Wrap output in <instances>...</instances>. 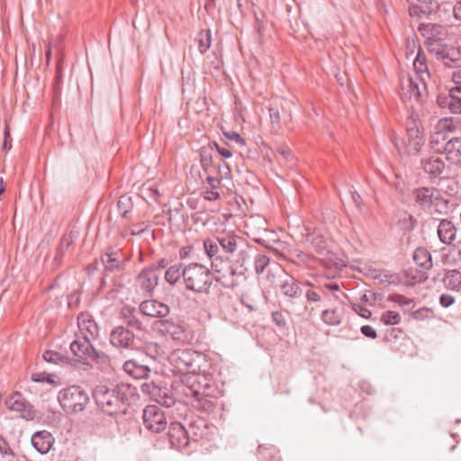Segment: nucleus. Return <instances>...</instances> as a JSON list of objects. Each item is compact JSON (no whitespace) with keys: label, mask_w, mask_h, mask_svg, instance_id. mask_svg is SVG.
<instances>
[{"label":"nucleus","mask_w":461,"mask_h":461,"mask_svg":"<svg viewBox=\"0 0 461 461\" xmlns=\"http://www.w3.org/2000/svg\"><path fill=\"white\" fill-rule=\"evenodd\" d=\"M413 68L416 78L419 81L434 82L427 64V57L420 48L418 49L417 55L413 60Z\"/></svg>","instance_id":"28"},{"label":"nucleus","mask_w":461,"mask_h":461,"mask_svg":"<svg viewBox=\"0 0 461 461\" xmlns=\"http://www.w3.org/2000/svg\"><path fill=\"white\" fill-rule=\"evenodd\" d=\"M77 325L79 336H88L89 339H95L98 336V326L88 313L82 312L78 315Z\"/></svg>","instance_id":"27"},{"label":"nucleus","mask_w":461,"mask_h":461,"mask_svg":"<svg viewBox=\"0 0 461 461\" xmlns=\"http://www.w3.org/2000/svg\"><path fill=\"white\" fill-rule=\"evenodd\" d=\"M143 425L152 433H159L167 427L165 413L157 405H148L143 410Z\"/></svg>","instance_id":"16"},{"label":"nucleus","mask_w":461,"mask_h":461,"mask_svg":"<svg viewBox=\"0 0 461 461\" xmlns=\"http://www.w3.org/2000/svg\"><path fill=\"white\" fill-rule=\"evenodd\" d=\"M140 312L148 317L164 318L169 314V307L158 300H145L139 306Z\"/></svg>","instance_id":"22"},{"label":"nucleus","mask_w":461,"mask_h":461,"mask_svg":"<svg viewBox=\"0 0 461 461\" xmlns=\"http://www.w3.org/2000/svg\"><path fill=\"white\" fill-rule=\"evenodd\" d=\"M119 317L122 320L124 324L135 330L142 331L145 330L140 319L139 312L133 307L129 305L122 306L120 310Z\"/></svg>","instance_id":"25"},{"label":"nucleus","mask_w":461,"mask_h":461,"mask_svg":"<svg viewBox=\"0 0 461 461\" xmlns=\"http://www.w3.org/2000/svg\"><path fill=\"white\" fill-rule=\"evenodd\" d=\"M424 138L420 137L414 140H407V152L409 155H416L418 152L421 149L423 144H424Z\"/></svg>","instance_id":"44"},{"label":"nucleus","mask_w":461,"mask_h":461,"mask_svg":"<svg viewBox=\"0 0 461 461\" xmlns=\"http://www.w3.org/2000/svg\"><path fill=\"white\" fill-rule=\"evenodd\" d=\"M420 167L430 179L439 178L446 169L444 160L438 155H429L420 159Z\"/></svg>","instance_id":"20"},{"label":"nucleus","mask_w":461,"mask_h":461,"mask_svg":"<svg viewBox=\"0 0 461 461\" xmlns=\"http://www.w3.org/2000/svg\"><path fill=\"white\" fill-rule=\"evenodd\" d=\"M443 283L446 287L458 291L461 288V273L456 269L447 271Z\"/></svg>","instance_id":"37"},{"label":"nucleus","mask_w":461,"mask_h":461,"mask_svg":"<svg viewBox=\"0 0 461 461\" xmlns=\"http://www.w3.org/2000/svg\"><path fill=\"white\" fill-rule=\"evenodd\" d=\"M360 331L365 337L368 339H375L377 338L376 330L370 325L362 326Z\"/></svg>","instance_id":"57"},{"label":"nucleus","mask_w":461,"mask_h":461,"mask_svg":"<svg viewBox=\"0 0 461 461\" xmlns=\"http://www.w3.org/2000/svg\"><path fill=\"white\" fill-rule=\"evenodd\" d=\"M200 163L204 172L209 173L214 167L213 147L212 145L203 146L200 149Z\"/></svg>","instance_id":"34"},{"label":"nucleus","mask_w":461,"mask_h":461,"mask_svg":"<svg viewBox=\"0 0 461 461\" xmlns=\"http://www.w3.org/2000/svg\"><path fill=\"white\" fill-rule=\"evenodd\" d=\"M269 114L271 118V122L274 128H279L280 126V115L277 109L270 108Z\"/></svg>","instance_id":"60"},{"label":"nucleus","mask_w":461,"mask_h":461,"mask_svg":"<svg viewBox=\"0 0 461 461\" xmlns=\"http://www.w3.org/2000/svg\"><path fill=\"white\" fill-rule=\"evenodd\" d=\"M148 227H149V225L144 221L134 224L133 229L131 230V234L132 235L141 234L142 232L145 231V230Z\"/></svg>","instance_id":"64"},{"label":"nucleus","mask_w":461,"mask_h":461,"mask_svg":"<svg viewBox=\"0 0 461 461\" xmlns=\"http://www.w3.org/2000/svg\"><path fill=\"white\" fill-rule=\"evenodd\" d=\"M206 182H207L210 189L217 190L221 185V180L218 177L212 176L210 175L207 176Z\"/></svg>","instance_id":"63"},{"label":"nucleus","mask_w":461,"mask_h":461,"mask_svg":"<svg viewBox=\"0 0 461 461\" xmlns=\"http://www.w3.org/2000/svg\"><path fill=\"white\" fill-rule=\"evenodd\" d=\"M388 300L397 303L400 306H410L413 304V300L406 298L405 296L398 294L390 295Z\"/></svg>","instance_id":"49"},{"label":"nucleus","mask_w":461,"mask_h":461,"mask_svg":"<svg viewBox=\"0 0 461 461\" xmlns=\"http://www.w3.org/2000/svg\"><path fill=\"white\" fill-rule=\"evenodd\" d=\"M451 81L454 84V86L448 88L455 90V92L458 94L461 93V68L459 69H455L452 72Z\"/></svg>","instance_id":"48"},{"label":"nucleus","mask_w":461,"mask_h":461,"mask_svg":"<svg viewBox=\"0 0 461 461\" xmlns=\"http://www.w3.org/2000/svg\"><path fill=\"white\" fill-rule=\"evenodd\" d=\"M168 441L172 448L190 452L191 438L188 430L180 422H171L167 431Z\"/></svg>","instance_id":"15"},{"label":"nucleus","mask_w":461,"mask_h":461,"mask_svg":"<svg viewBox=\"0 0 461 461\" xmlns=\"http://www.w3.org/2000/svg\"><path fill=\"white\" fill-rule=\"evenodd\" d=\"M224 136L230 140L240 145V147L246 146L245 140L237 132L235 131H230V132H224Z\"/></svg>","instance_id":"51"},{"label":"nucleus","mask_w":461,"mask_h":461,"mask_svg":"<svg viewBox=\"0 0 461 461\" xmlns=\"http://www.w3.org/2000/svg\"><path fill=\"white\" fill-rule=\"evenodd\" d=\"M457 122L453 118H443L440 119L437 124V132L434 136H437L438 133H440V141H442V137L446 136L443 132H453L457 128Z\"/></svg>","instance_id":"38"},{"label":"nucleus","mask_w":461,"mask_h":461,"mask_svg":"<svg viewBox=\"0 0 461 461\" xmlns=\"http://www.w3.org/2000/svg\"><path fill=\"white\" fill-rule=\"evenodd\" d=\"M207 426L203 420H195L189 426L191 445L196 443L207 435Z\"/></svg>","instance_id":"36"},{"label":"nucleus","mask_w":461,"mask_h":461,"mask_svg":"<svg viewBox=\"0 0 461 461\" xmlns=\"http://www.w3.org/2000/svg\"><path fill=\"white\" fill-rule=\"evenodd\" d=\"M420 137H423V135L421 134L420 129L415 124V122H411L407 126V140H414V138L417 139V138H420Z\"/></svg>","instance_id":"50"},{"label":"nucleus","mask_w":461,"mask_h":461,"mask_svg":"<svg viewBox=\"0 0 461 461\" xmlns=\"http://www.w3.org/2000/svg\"><path fill=\"white\" fill-rule=\"evenodd\" d=\"M272 318L274 322L279 326V327H285V317L282 312H272Z\"/></svg>","instance_id":"59"},{"label":"nucleus","mask_w":461,"mask_h":461,"mask_svg":"<svg viewBox=\"0 0 461 461\" xmlns=\"http://www.w3.org/2000/svg\"><path fill=\"white\" fill-rule=\"evenodd\" d=\"M426 45L429 52L441 61L445 67L455 69L461 68V51L453 47L443 44L438 38H426Z\"/></svg>","instance_id":"7"},{"label":"nucleus","mask_w":461,"mask_h":461,"mask_svg":"<svg viewBox=\"0 0 461 461\" xmlns=\"http://www.w3.org/2000/svg\"><path fill=\"white\" fill-rule=\"evenodd\" d=\"M352 308L354 312H357L362 318L369 319L372 315L371 311L361 304L354 303L352 305Z\"/></svg>","instance_id":"52"},{"label":"nucleus","mask_w":461,"mask_h":461,"mask_svg":"<svg viewBox=\"0 0 461 461\" xmlns=\"http://www.w3.org/2000/svg\"><path fill=\"white\" fill-rule=\"evenodd\" d=\"M411 197L415 205L426 212L434 207L435 212L441 213V208L447 203L437 189L427 186L414 188Z\"/></svg>","instance_id":"8"},{"label":"nucleus","mask_w":461,"mask_h":461,"mask_svg":"<svg viewBox=\"0 0 461 461\" xmlns=\"http://www.w3.org/2000/svg\"><path fill=\"white\" fill-rule=\"evenodd\" d=\"M381 321L385 325H395L401 322V316L397 312L386 311L381 315Z\"/></svg>","instance_id":"43"},{"label":"nucleus","mask_w":461,"mask_h":461,"mask_svg":"<svg viewBox=\"0 0 461 461\" xmlns=\"http://www.w3.org/2000/svg\"><path fill=\"white\" fill-rule=\"evenodd\" d=\"M211 41H212V36H211V32L209 30L202 31L199 33L198 49L202 54H204L209 50V48L211 46Z\"/></svg>","instance_id":"42"},{"label":"nucleus","mask_w":461,"mask_h":461,"mask_svg":"<svg viewBox=\"0 0 461 461\" xmlns=\"http://www.w3.org/2000/svg\"><path fill=\"white\" fill-rule=\"evenodd\" d=\"M6 407L11 411L20 414L22 419L33 420L36 413L33 406L19 392L13 393L5 401Z\"/></svg>","instance_id":"18"},{"label":"nucleus","mask_w":461,"mask_h":461,"mask_svg":"<svg viewBox=\"0 0 461 461\" xmlns=\"http://www.w3.org/2000/svg\"><path fill=\"white\" fill-rule=\"evenodd\" d=\"M184 273V285L187 291L198 294L210 293L214 276L207 266L198 262L185 263Z\"/></svg>","instance_id":"5"},{"label":"nucleus","mask_w":461,"mask_h":461,"mask_svg":"<svg viewBox=\"0 0 461 461\" xmlns=\"http://www.w3.org/2000/svg\"><path fill=\"white\" fill-rule=\"evenodd\" d=\"M435 82L419 81L416 77H408L402 82V95L404 98L415 100L422 104L426 101L429 90L434 87Z\"/></svg>","instance_id":"10"},{"label":"nucleus","mask_w":461,"mask_h":461,"mask_svg":"<svg viewBox=\"0 0 461 461\" xmlns=\"http://www.w3.org/2000/svg\"><path fill=\"white\" fill-rule=\"evenodd\" d=\"M168 265V262L166 258H160L158 261H157L156 263H153L149 266H148L147 267L148 268H152L153 270V273H159L165 269Z\"/></svg>","instance_id":"54"},{"label":"nucleus","mask_w":461,"mask_h":461,"mask_svg":"<svg viewBox=\"0 0 461 461\" xmlns=\"http://www.w3.org/2000/svg\"><path fill=\"white\" fill-rule=\"evenodd\" d=\"M106 276L107 274H104L100 283L99 292L105 293V296L108 300H114L117 298L119 293L121 292L122 285L115 281H113V284L107 285L105 280Z\"/></svg>","instance_id":"35"},{"label":"nucleus","mask_w":461,"mask_h":461,"mask_svg":"<svg viewBox=\"0 0 461 461\" xmlns=\"http://www.w3.org/2000/svg\"><path fill=\"white\" fill-rule=\"evenodd\" d=\"M32 445L41 454H47L53 443L54 438L47 430L35 432L32 437Z\"/></svg>","instance_id":"29"},{"label":"nucleus","mask_w":461,"mask_h":461,"mask_svg":"<svg viewBox=\"0 0 461 461\" xmlns=\"http://www.w3.org/2000/svg\"><path fill=\"white\" fill-rule=\"evenodd\" d=\"M185 265V263L181 262L167 267L164 274L165 281L171 286H175L180 282L184 284Z\"/></svg>","instance_id":"32"},{"label":"nucleus","mask_w":461,"mask_h":461,"mask_svg":"<svg viewBox=\"0 0 461 461\" xmlns=\"http://www.w3.org/2000/svg\"><path fill=\"white\" fill-rule=\"evenodd\" d=\"M158 330L159 332L170 337L173 340L181 344L191 343L193 339L192 330L182 321L162 320L158 323Z\"/></svg>","instance_id":"12"},{"label":"nucleus","mask_w":461,"mask_h":461,"mask_svg":"<svg viewBox=\"0 0 461 461\" xmlns=\"http://www.w3.org/2000/svg\"><path fill=\"white\" fill-rule=\"evenodd\" d=\"M304 288H305V296L308 301L319 302L321 300L320 295L316 292L309 289L307 285H304Z\"/></svg>","instance_id":"62"},{"label":"nucleus","mask_w":461,"mask_h":461,"mask_svg":"<svg viewBox=\"0 0 461 461\" xmlns=\"http://www.w3.org/2000/svg\"><path fill=\"white\" fill-rule=\"evenodd\" d=\"M181 393L190 404L205 413H211L217 405L218 390L211 375H193L182 380Z\"/></svg>","instance_id":"1"},{"label":"nucleus","mask_w":461,"mask_h":461,"mask_svg":"<svg viewBox=\"0 0 461 461\" xmlns=\"http://www.w3.org/2000/svg\"><path fill=\"white\" fill-rule=\"evenodd\" d=\"M93 396L98 408L105 414L113 416L125 413L128 407V397L124 386L107 387L96 386Z\"/></svg>","instance_id":"3"},{"label":"nucleus","mask_w":461,"mask_h":461,"mask_svg":"<svg viewBox=\"0 0 461 461\" xmlns=\"http://www.w3.org/2000/svg\"><path fill=\"white\" fill-rule=\"evenodd\" d=\"M455 303V297L448 294H443L439 297V303L442 307L447 308Z\"/></svg>","instance_id":"58"},{"label":"nucleus","mask_w":461,"mask_h":461,"mask_svg":"<svg viewBox=\"0 0 461 461\" xmlns=\"http://www.w3.org/2000/svg\"><path fill=\"white\" fill-rule=\"evenodd\" d=\"M214 281L222 287L234 288L239 285V277L247 271L246 264L249 259L248 250H240L236 257L216 254L208 257Z\"/></svg>","instance_id":"2"},{"label":"nucleus","mask_w":461,"mask_h":461,"mask_svg":"<svg viewBox=\"0 0 461 461\" xmlns=\"http://www.w3.org/2000/svg\"><path fill=\"white\" fill-rule=\"evenodd\" d=\"M159 278V273H153L152 268L144 267L135 278L136 291L145 297L152 296Z\"/></svg>","instance_id":"17"},{"label":"nucleus","mask_w":461,"mask_h":461,"mask_svg":"<svg viewBox=\"0 0 461 461\" xmlns=\"http://www.w3.org/2000/svg\"><path fill=\"white\" fill-rule=\"evenodd\" d=\"M123 370L134 379L147 378L150 373V368L148 365L142 364L136 359L125 361Z\"/></svg>","instance_id":"30"},{"label":"nucleus","mask_w":461,"mask_h":461,"mask_svg":"<svg viewBox=\"0 0 461 461\" xmlns=\"http://www.w3.org/2000/svg\"><path fill=\"white\" fill-rule=\"evenodd\" d=\"M117 206L121 215L126 218L131 209V198L127 196H121L118 200Z\"/></svg>","instance_id":"46"},{"label":"nucleus","mask_w":461,"mask_h":461,"mask_svg":"<svg viewBox=\"0 0 461 461\" xmlns=\"http://www.w3.org/2000/svg\"><path fill=\"white\" fill-rule=\"evenodd\" d=\"M322 321L331 326H336L340 323L341 318L337 310H324L321 314Z\"/></svg>","instance_id":"40"},{"label":"nucleus","mask_w":461,"mask_h":461,"mask_svg":"<svg viewBox=\"0 0 461 461\" xmlns=\"http://www.w3.org/2000/svg\"><path fill=\"white\" fill-rule=\"evenodd\" d=\"M73 242L74 235L72 231L63 234L53 258V264L55 266H59L61 264L65 251L73 244Z\"/></svg>","instance_id":"33"},{"label":"nucleus","mask_w":461,"mask_h":461,"mask_svg":"<svg viewBox=\"0 0 461 461\" xmlns=\"http://www.w3.org/2000/svg\"><path fill=\"white\" fill-rule=\"evenodd\" d=\"M203 249L207 257L216 254L236 257L240 250H247L243 239L234 233H225L203 240Z\"/></svg>","instance_id":"6"},{"label":"nucleus","mask_w":461,"mask_h":461,"mask_svg":"<svg viewBox=\"0 0 461 461\" xmlns=\"http://www.w3.org/2000/svg\"><path fill=\"white\" fill-rule=\"evenodd\" d=\"M59 402L68 413H76L84 410L89 401L87 393L79 386H69L59 393Z\"/></svg>","instance_id":"9"},{"label":"nucleus","mask_w":461,"mask_h":461,"mask_svg":"<svg viewBox=\"0 0 461 461\" xmlns=\"http://www.w3.org/2000/svg\"><path fill=\"white\" fill-rule=\"evenodd\" d=\"M54 375L45 372L33 373L31 376L32 382L52 384Z\"/></svg>","instance_id":"47"},{"label":"nucleus","mask_w":461,"mask_h":461,"mask_svg":"<svg viewBox=\"0 0 461 461\" xmlns=\"http://www.w3.org/2000/svg\"><path fill=\"white\" fill-rule=\"evenodd\" d=\"M441 108H447L453 114H461V93L447 89V94H440L437 99Z\"/></svg>","instance_id":"24"},{"label":"nucleus","mask_w":461,"mask_h":461,"mask_svg":"<svg viewBox=\"0 0 461 461\" xmlns=\"http://www.w3.org/2000/svg\"><path fill=\"white\" fill-rule=\"evenodd\" d=\"M270 259L267 255L258 254L254 258V267L255 270L258 274H261L264 272L267 265L269 264Z\"/></svg>","instance_id":"45"},{"label":"nucleus","mask_w":461,"mask_h":461,"mask_svg":"<svg viewBox=\"0 0 461 461\" xmlns=\"http://www.w3.org/2000/svg\"><path fill=\"white\" fill-rule=\"evenodd\" d=\"M174 373H186L183 378L193 375H208L205 372L207 360L204 354L193 349H176L168 357Z\"/></svg>","instance_id":"4"},{"label":"nucleus","mask_w":461,"mask_h":461,"mask_svg":"<svg viewBox=\"0 0 461 461\" xmlns=\"http://www.w3.org/2000/svg\"><path fill=\"white\" fill-rule=\"evenodd\" d=\"M42 357L45 361L53 364L66 363L68 357H65L61 353L54 350H47L43 353Z\"/></svg>","instance_id":"41"},{"label":"nucleus","mask_w":461,"mask_h":461,"mask_svg":"<svg viewBox=\"0 0 461 461\" xmlns=\"http://www.w3.org/2000/svg\"><path fill=\"white\" fill-rule=\"evenodd\" d=\"M203 198L208 201H215L220 198V194L215 189H206L203 192Z\"/></svg>","instance_id":"61"},{"label":"nucleus","mask_w":461,"mask_h":461,"mask_svg":"<svg viewBox=\"0 0 461 461\" xmlns=\"http://www.w3.org/2000/svg\"><path fill=\"white\" fill-rule=\"evenodd\" d=\"M295 240L311 246L317 253L322 255L327 250V239L317 230H311L306 225L298 226L294 230Z\"/></svg>","instance_id":"13"},{"label":"nucleus","mask_w":461,"mask_h":461,"mask_svg":"<svg viewBox=\"0 0 461 461\" xmlns=\"http://www.w3.org/2000/svg\"><path fill=\"white\" fill-rule=\"evenodd\" d=\"M101 261L104 267V274L108 272L120 271L124 268V258L120 251H107L101 257Z\"/></svg>","instance_id":"26"},{"label":"nucleus","mask_w":461,"mask_h":461,"mask_svg":"<svg viewBox=\"0 0 461 461\" xmlns=\"http://www.w3.org/2000/svg\"><path fill=\"white\" fill-rule=\"evenodd\" d=\"M0 461H19L5 438L0 435Z\"/></svg>","instance_id":"39"},{"label":"nucleus","mask_w":461,"mask_h":461,"mask_svg":"<svg viewBox=\"0 0 461 461\" xmlns=\"http://www.w3.org/2000/svg\"><path fill=\"white\" fill-rule=\"evenodd\" d=\"M439 138L440 133L432 137L431 143L434 144L435 151L445 154L447 160L451 164H461V138L447 139V136H443L442 141Z\"/></svg>","instance_id":"11"},{"label":"nucleus","mask_w":461,"mask_h":461,"mask_svg":"<svg viewBox=\"0 0 461 461\" xmlns=\"http://www.w3.org/2000/svg\"><path fill=\"white\" fill-rule=\"evenodd\" d=\"M413 260L417 266L422 267L424 271H419L417 276L412 277L413 283H420L428 278L426 270L432 267V258L430 253L424 248H418L413 252Z\"/></svg>","instance_id":"21"},{"label":"nucleus","mask_w":461,"mask_h":461,"mask_svg":"<svg viewBox=\"0 0 461 461\" xmlns=\"http://www.w3.org/2000/svg\"><path fill=\"white\" fill-rule=\"evenodd\" d=\"M91 360H95L97 363L102 365H107L110 362V358L106 354L103 352H98L95 349V354H93L91 357Z\"/></svg>","instance_id":"56"},{"label":"nucleus","mask_w":461,"mask_h":461,"mask_svg":"<svg viewBox=\"0 0 461 461\" xmlns=\"http://www.w3.org/2000/svg\"><path fill=\"white\" fill-rule=\"evenodd\" d=\"M110 342L116 348L131 350L135 347V336L129 329L117 326L110 333Z\"/></svg>","instance_id":"19"},{"label":"nucleus","mask_w":461,"mask_h":461,"mask_svg":"<svg viewBox=\"0 0 461 461\" xmlns=\"http://www.w3.org/2000/svg\"><path fill=\"white\" fill-rule=\"evenodd\" d=\"M70 350L75 357L80 359H91L95 354V348L88 336L77 335V339L70 343Z\"/></svg>","instance_id":"23"},{"label":"nucleus","mask_w":461,"mask_h":461,"mask_svg":"<svg viewBox=\"0 0 461 461\" xmlns=\"http://www.w3.org/2000/svg\"><path fill=\"white\" fill-rule=\"evenodd\" d=\"M419 31L421 32L423 36L430 32L431 35L429 37L435 38L433 35V31L438 32V27L432 23H421L419 26Z\"/></svg>","instance_id":"55"},{"label":"nucleus","mask_w":461,"mask_h":461,"mask_svg":"<svg viewBox=\"0 0 461 461\" xmlns=\"http://www.w3.org/2000/svg\"><path fill=\"white\" fill-rule=\"evenodd\" d=\"M437 232L439 240L447 245L451 244L456 237V228L454 223L447 219H443L439 221Z\"/></svg>","instance_id":"31"},{"label":"nucleus","mask_w":461,"mask_h":461,"mask_svg":"<svg viewBox=\"0 0 461 461\" xmlns=\"http://www.w3.org/2000/svg\"><path fill=\"white\" fill-rule=\"evenodd\" d=\"M140 391L154 402L167 408L172 407L176 402L172 391L154 381L143 383L140 385Z\"/></svg>","instance_id":"14"},{"label":"nucleus","mask_w":461,"mask_h":461,"mask_svg":"<svg viewBox=\"0 0 461 461\" xmlns=\"http://www.w3.org/2000/svg\"><path fill=\"white\" fill-rule=\"evenodd\" d=\"M420 8L422 13L431 14L432 13H436L438 10L439 4L436 0H429L426 8L423 6H420Z\"/></svg>","instance_id":"53"}]
</instances>
